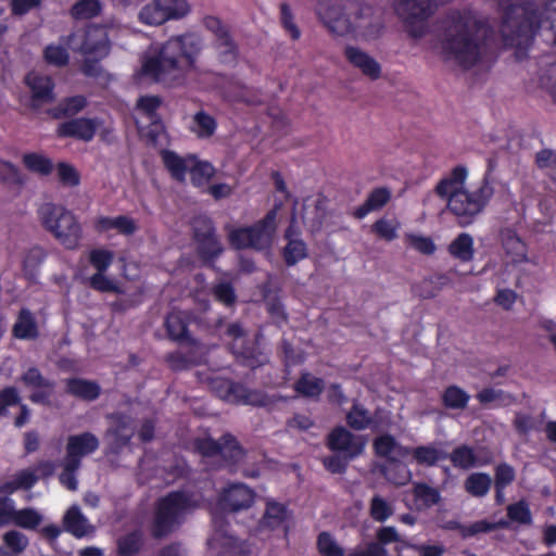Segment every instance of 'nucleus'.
Wrapping results in <instances>:
<instances>
[{"instance_id": "1", "label": "nucleus", "mask_w": 556, "mask_h": 556, "mask_svg": "<svg viewBox=\"0 0 556 556\" xmlns=\"http://www.w3.org/2000/svg\"><path fill=\"white\" fill-rule=\"evenodd\" d=\"M503 10L500 34L505 48H515V56L527 55L534 35L556 46V0H498Z\"/></svg>"}, {"instance_id": "2", "label": "nucleus", "mask_w": 556, "mask_h": 556, "mask_svg": "<svg viewBox=\"0 0 556 556\" xmlns=\"http://www.w3.org/2000/svg\"><path fill=\"white\" fill-rule=\"evenodd\" d=\"M203 47V38L197 33L172 36L143 58L141 74L166 87H180L195 71Z\"/></svg>"}, {"instance_id": "3", "label": "nucleus", "mask_w": 556, "mask_h": 556, "mask_svg": "<svg viewBox=\"0 0 556 556\" xmlns=\"http://www.w3.org/2000/svg\"><path fill=\"white\" fill-rule=\"evenodd\" d=\"M443 50L460 67L469 70L482 59L494 29L471 11H452L443 20Z\"/></svg>"}, {"instance_id": "4", "label": "nucleus", "mask_w": 556, "mask_h": 556, "mask_svg": "<svg viewBox=\"0 0 556 556\" xmlns=\"http://www.w3.org/2000/svg\"><path fill=\"white\" fill-rule=\"evenodd\" d=\"M316 15L331 34L339 36L374 37L382 28L374 8L356 0H318Z\"/></svg>"}, {"instance_id": "5", "label": "nucleus", "mask_w": 556, "mask_h": 556, "mask_svg": "<svg viewBox=\"0 0 556 556\" xmlns=\"http://www.w3.org/2000/svg\"><path fill=\"white\" fill-rule=\"evenodd\" d=\"M197 507L190 492L170 491L156 500L150 522V534L154 540H163L175 532L186 521L187 515Z\"/></svg>"}, {"instance_id": "6", "label": "nucleus", "mask_w": 556, "mask_h": 556, "mask_svg": "<svg viewBox=\"0 0 556 556\" xmlns=\"http://www.w3.org/2000/svg\"><path fill=\"white\" fill-rule=\"evenodd\" d=\"M494 164L492 160L488 161V169L479 187L473 191H458L447 202L448 211L457 218L460 226L465 227L471 224L489 204L494 195L492 185V172Z\"/></svg>"}, {"instance_id": "7", "label": "nucleus", "mask_w": 556, "mask_h": 556, "mask_svg": "<svg viewBox=\"0 0 556 556\" xmlns=\"http://www.w3.org/2000/svg\"><path fill=\"white\" fill-rule=\"evenodd\" d=\"M278 207L269 210L263 218L250 226L227 227L228 242L235 250L268 249L277 230Z\"/></svg>"}, {"instance_id": "8", "label": "nucleus", "mask_w": 556, "mask_h": 556, "mask_svg": "<svg viewBox=\"0 0 556 556\" xmlns=\"http://www.w3.org/2000/svg\"><path fill=\"white\" fill-rule=\"evenodd\" d=\"M41 224L67 250H75L81 239V227L75 215L61 205L45 203L38 210Z\"/></svg>"}, {"instance_id": "9", "label": "nucleus", "mask_w": 556, "mask_h": 556, "mask_svg": "<svg viewBox=\"0 0 556 556\" xmlns=\"http://www.w3.org/2000/svg\"><path fill=\"white\" fill-rule=\"evenodd\" d=\"M61 40L71 50L86 56L103 59L110 52L108 34L99 26H89L85 29L74 30L68 35L61 36Z\"/></svg>"}, {"instance_id": "10", "label": "nucleus", "mask_w": 556, "mask_h": 556, "mask_svg": "<svg viewBox=\"0 0 556 556\" xmlns=\"http://www.w3.org/2000/svg\"><path fill=\"white\" fill-rule=\"evenodd\" d=\"M195 451L204 457H214L220 455L228 464L237 465L244 456L245 451L237 438L227 432L219 440L211 437L199 438L194 441Z\"/></svg>"}, {"instance_id": "11", "label": "nucleus", "mask_w": 556, "mask_h": 556, "mask_svg": "<svg viewBox=\"0 0 556 556\" xmlns=\"http://www.w3.org/2000/svg\"><path fill=\"white\" fill-rule=\"evenodd\" d=\"M204 27L214 35L212 42L220 64L235 65L239 58V46L232 38L229 27L220 18L207 15L203 18Z\"/></svg>"}, {"instance_id": "12", "label": "nucleus", "mask_w": 556, "mask_h": 556, "mask_svg": "<svg viewBox=\"0 0 556 556\" xmlns=\"http://www.w3.org/2000/svg\"><path fill=\"white\" fill-rule=\"evenodd\" d=\"M366 440L342 426L334 427L326 438V446L333 453L345 454L350 458H357L365 450Z\"/></svg>"}, {"instance_id": "13", "label": "nucleus", "mask_w": 556, "mask_h": 556, "mask_svg": "<svg viewBox=\"0 0 556 556\" xmlns=\"http://www.w3.org/2000/svg\"><path fill=\"white\" fill-rule=\"evenodd\" d=\"M21 382L27 389H31L29 401L34 404L50 406L54 394L55 382L46 378L36 366L28 367L20 377Z\"/></svg>"}, {"instance_id": "14", "label": "nucleus", "mask_w": 556, "mask_h": 556, "mask_svg": "<svg viewBox=\"0 0 556 556\" xmlns=\"http://www.w3.org/2000/svg\"><path fill=\"white\" fill-rule=\"evenodd\" d=\"M197 321V316L192 312L172 311L164 319V328L169 340L179 343L193 345L195 340L189 332V325Z\"/></svg>"}, {"instance_id": "15", "label": "nucleus", "mask_w": 556, "mask_h": 556, "mask_svg": "<svg viewBox=\"0 0 556 556\" xmlns=\"http://www.w3.org/2000/svg\"><path fill=\"white\" fill-rule=\"evenodd\" d=\"M400 446H402V445L399 444L396 439L389 433L378 435L377 438L374 439V442H372V448H374L375 455L378 457L386 458L390 463H393L394 469H401V465L396 462L395 458H393L391 456V454L394 451H397V453L400 454ZM402 470L404 471V473L399 476L397 478L391 477V475L387 468L381 469V472L391 482H393L397 485H403L409 480L410 473L407 470H405L404 468H402Z\"/></svg>"}, {"instance_id": "16", "label": "nucleus", "mask_w": 556, "mask_h": 556, "mask_svg": "<svg viewBox=\"0 0 556 556\" xmlns=\"http://www.w3.org/2000/svg\"><path fill=\"white\" fill-rule=\"evenodd\" d=\"M24 84L30 90L33 106L39 108L55 100V83L51 76L30 71L25 75Z\"/></svg>"}, {"instance_id": "17", "label": "nucleus", "mask_w": 556, "mask_h": 556, "mask_svg": "<svg viewBox=\"0 0 556 556\" xmlns=\"http://www.w3.org/2000/svg\"><path fill=\"white\" fill-rule=\"evenodd\" d=\"M255 500V492L244 483H232L219 496L223 510L236 513L250 508Z\"/></svg>"}, {"instance_id": "18", "label": "nucleus", "mask_w": 556, "mask_h": 556, "mask_svg": "<svg viewBox=\"0 0 556 556\" xmlns=\"http://www.w3.org/2000/svg\"><path fill=\"white\" fill-rule=\"evenodd\" d=\"M99 445V439L90 431L68 435L63 459L81 466L83 458L93 454Z\"/></svg>"}, {"instance_id": "19", "label": "nucleus", "mask_w": 556, "mask_h": 556, "mask_svg": "<svg viewBox=\"0 0 556 556\" xmlns=\"http://www.w3.org/2000/svg\"><path fill=\"white\" fill-rule=\"evenodd\" d=\"M96 118L77 117L59 124L56 136L59 138H74L85 142L91 141L98 130Z\"/></svg>"}, {"instance_id": "20", "label": "nucleus", "mask_w": 556, "mask_h": 556, "mask_svg": "<svg viewBox=\"0 0 556 556\" xmlns=\"http://www.w3.org/2000/svg\"><path fill=\"white\" fill-rule=\"evenodd\" d=\"M162 104V99L159 96H141L137 100V109L141 111L150 121V125L144 132L149 142L155 143L164 129L161 116L157 113Z\"/></svg>"}, {"instance_id": "21", "label": "nucleus", "mask_w": 556, "mask_h": 556, "mask_svg": "<svg viewBox=\"0 0 556 556\" xmlns=\"http://www.w3.org/2000/svg\"><path fill=\"white\" fill-rule=\"evenodd\" d=\"M225 80L220 87L224 99L232 103H245L249 105H256L260 100L254 92L253 88L244 85L236 76H224Z\"/></svg>"}, {"instance_id": "22", "label": "nucleus", "mask_w": 556, "mask_h": 556, "mask_svg": "<svg viewBox=\"0 0 556 556\" xmlns=\"http://www.w3.org/2000/svg\"><path fill=\"white\" fill-rule=\"evenodd\" d=\"M344 56L348 62L358 68L365 76L376 80L381 75L380 64L368 53L357 47L346 46Z\"/></svg>"}, {"instance_id": "23", "label": "nucleus", "mask_w": 556, "mask_h": 556, "mask_svg": "<svg viewBox=\"0 0 556 556\" xmlns=\"http://www.w3.org/2000/svg\"><path fill=\"white\" fill-rule=\"evenodd\" d=\"M467 176L468 170L464 165L455 166L446 177L437 184L434 188L437 195L448 201L458 191H465L463 186Z\"/></svg>"}, {"instance_id": "24", "label": "nucleus", "mask_w": 556, "mask_h": 556, "mask_svg": "<svg viewBox=\"0 0 556 556\" xmlns=\"http://www.w3.org/2000/svg\"><path fill=\"white\" fill-rule=\"evenodd\" d=\"M412 455L420 466L432 467L440 460L447 458V453L435 447L433 444L419 445L416 447L400 446V456Z\"/></svg>"}, {"instance_id": "25", "label": "nucleus", "mask_w": 556, "mask_h": 556, "mask_svg": "<svg viewBox=\"0 0 556 556\" xmlns=\"http://www.w3.org/2000/svg\"><path fill=\"white\" fill-rule=\"evenodd\" d=\"M65 392L85 402H93L101 394V387L97 381L73 377L65 380Z\"/></svg>"}, {"instance_id": "26", "label": "nucleus", "mask_w": 556, "mask_h": 556, "mask_svg": "<svg viewBox=\"0 0 556 556\" xmlns=\"http://www.w3.org/2000/svg\"><path fill=\"white\" fill-rule=\"evenodd\" d=\"M161 157L164 167L170 174L172 178L178 182L186 181V175L189 170L191 161H195V155L193 154L182 157L175 151L167 149L161 151Z\"/></svg>"}, {"instance_id": "27", "label": "nucleus", "mask_w": 556, "mask_h": 556, "mask_svg": "<svg viewBox=\"0 0 556 556\" xmlns=\"http://www.w3.org/2000/svg\"><path fill=\"white\" fill-rule=\"evenodd\" d=\"M498 236L505 253L511 256L514 262L527 261V245L514 228H502Z\"/></svg>"}, {"instance_id": "28", "label": "nucleus", "mask_w": 556, "mask_h": 556, "mask_svg": "<svg viewBox=\"0 0 556 556\" xmlns=\"http://www.w3.org/2000/svg\"><path fill=\"white\" fill-rule=\"evenodd\" d=\"M63 530L77 539L86 536L92 527L77 505L71 506L63 516Z\"/></svg>"}, {"instance_id": "29", "label": "nucleus", "mask_w": 556, "mask_h": 556, "mask_svg": "<svg viewBox=\"0 0 556 556\" xmlns=\"http://www.w3.org/2000/svg\"><path fill=\"white\" fill-rule=\"evenodd\" d=\"M391 199V192L386 187H378L370 191L365 202L356 207L353 216L357 219L365 218L370 212L382 208Z\"/></svg>"}, {"instance_id": "30", "label": "nucleus", "mask_w": 556, "mask_h": 556, "mask_svg": "<svg viewBox=\"0 0 556 556\" xmlns=\"http://www.w3.org/2000/svg\"><path fill=\"white\" fill-rule=\"evenodd\" d=\"M12 334L20 340H35L38 338V326L34 314L28 308H21Z\"/></svg>"}, {"instance_id": "31", "label": "nucleus", "mask_w": 556, "mask_h": 556, "mask_svg": "<svg viewBox=\"0 0 556 556\" xmlns=\"http://www.w3.org/2000/svg\"><path fill=\"white\" fill-rule=\"evenodd\" d=\"M144 546V533L141 529H135L116 541L117 556H137Z\"/></svg>"}, {"instance_id": "32", "label": "nucleus", "mask_w": 556, "mask_h": 556, "mask_svg": "<svg viewBox=\"0 0 556 556\" xmlns=\"http://www.w3.org/2000/svg\"><path fill=\"white\" fill-rule=\"evenodd\" d=\"M516 479L515 468L506 462H502L494 467V491L495 502H504V492Z\"/></svg>"}, {"instance_id": "33", "label": "nucleus", "mask_w": 556, "mask_h": 556, "mask_svg": "<svg viewBox=\"0 0 556 556\" xmlns=\"http://www.w3.org/2000/svg\"><path fill=\"white\" fill-rule=\"evenodd\" d=\"M447 458L455 468L463 470H468L486 464L479 462L473 447L467 444L456 446L450 454H447Z\"/></svg>"}, {"instance_id": "34", "label": "nucleus", "mask_w": 556, "mask_h": 556, "mask_svg": "<svg viewBox=\"0 0 556 556\" xmlns=\"http://www.w3.org/2000/svg\"><path fill=\"white\" fill-rule=\"evenodd\" d=\"M447 251L451 254V256L460 261L462 263H468L472 261L475 256L472 237L467 232L459 233L448 244Z\"/></svg>"}, {"instance_id": "35", "label": "nucleus", "mask_w": 556, "mask_h": 556, "mask_svg": "<svg viewBox=\"0 0 556 556\" xmlns=\"http://www.w3.org/2000/svg\"><path fill=\"white\" fill-rule=\"evenodd\" d=\"M293 389L304 397L318 399L325 389V383L321 378L313 377L309 372L303 371L295 381Z\"/></svg>"}, {"instance_id": "36", "label": "nucleus", "mask_w": 556, "mask_h": 556, "mask_svg": "<svg viewBox=\"0 0 556 556\" xmlns=\"http://www.w3.org/2000/svg\"><path fill=\"white\" fill-rule=\"evenodd\" d=\"M67 47L61 39L60 43H49L45 47L42 51L43 61L50 65L58 68H62L68 65L70 63V52Z\"/></svg>"}, {"instance_id": "37", "label": "nucleus", "mask_w": 556, "mask_h": 556, "mask_svg": "<svg viewBox=\"0 0 556 556\" xmlns=\"http://www.w3.org/2000/svg\"><path fill=\"white\" fill-rule=\"evenodd\" d=\"M47 253L41 247L29 249L22 262V270L28 280H35L39 274V267L46 261Z\"/></svg>"}, {"instance_id": "38", "label": "nucleus", "mask_w": 556, "mask_h": 556, "mask_svg": "<svg viewBox=\"0 0 556 556\" xmlns=\"http://www.w3.org/2000/svg\"><path fill=\"white\" fill-rule=\"evenodd\" d=\"M492 486V478L486 472H472L465 482V491L473 497H484Z\"/></svg>"}, {"instance_id": "39", "label": "nucleus", "mask_w": 556, "mask_h": 556, "mask_svg": "<svg viewBox=\"0 0 556 556\" xmlns=\"http://www.w3.org/2000/svg\"><path fill=\"white\" fill-rule=\"evenodd\" d=\"M197 243V254L200 260L205 263L215 262L219 255L224 252V248L218 240L217 235L208 237V239H201L195 241Z\"/></svg>"}, {"instance_id": "40", "label": "nucleus", "mask_w": 556, "mask_h": 556, "mask_svg": "<svg viewBox=\"0 0 556 556\" xmlns=\"http://www.w3.org/2000/svg\"><path fill=\"white\" fill-rule=\"evenodd\" d=\"M10 515V523H13L23 529L34 530L42 521V516L31 507L22 509H15L13 507Z\"/></svg>"}, {"instance_id": "41", "label": "nucleus", "mask_w": 556, "mask_h": 556, "mask_svg": "<svg viewBox=\"0 0 556 556\" xmlns=\"http://www.w3.org/2000/svg\"><path fill=\"white\" fill-rule=\"evenodd\" d=\"M88 105V100L83 94L66 97L54 109V117H73Z\"/></svg>"}, {"instance_id": "42", "label": "nucleus", "mask_w": 556, "mask_h": 556, "mask_svg": "<svg viewBox=\"0 0 556 556\" xmlns=\"http://www.w3.org/2000/svg\"><path fill=\"white\" fill-rule=\"evenodd\" d=\"M191 184L195 188L205 186L215 175L214 166L206 161H191L189 166Z\"/></svg>"}, {"instance_id": "43", "label": "nucleus", "mask_w": 556, "mask_h": 556, "mask_svg": "<svg viewBox=\"0 0 556 556\" xmlns=\"http://www.w3.org/2000/svg\"><path fill=\"white\" fill-rule=\"evenodd\" d=\"M369 418L370 412L363 404L356 401L352 404L345 416L348 426L355 431L369 429Z\"/></svg>"}, {"instance_id": "44", "label": "nucleus", "mask_w": 556, "mask_h": 556, "mask_svg": "<svg viewBox=\"0 0 556 556\" xmlns=\"http://www.w3.org/2000/svg\"><path fill=\"white\" fill-rule=\"evenodd\" d=\"M469 399V394L465 390L455 384L446 387L441 395L442 404L444 405V407L450 409L466 408Z\"/></svg>"}, {"instance_id": "45", "label": "nucleus", "mask_w": 556, "mask_h": 556, "mask_svg": "<svg viewBox=\"0 0 556 556\" xmlns=\"http://www.w3.org/2000/svg\"><path fill=\"white\" fill-rule=\"evenodd\" d=\"M287 266L291 267L308 256L307 244L302 240H289L281 252Z\"/></svg>"}, {"instance_id": "46", "label": "nucleus", "mask_w": 556, "mask_h": 556, "mask_svg": "<svg viewBox=\"0 0 556 556\" xmlns=\"http://www.w3.org/2000/svg\"><path fill=\"white\" fill-rule=\"evenodd\" d=\"M371 545H374L377 551L382 555L387 556L388 551L386 548L387 545L391 543H402L403 546L406 547V543L402 541L397 530L392 526L381 527L376 532V541H370Z\"/></svg>"}, {"instance_id": "47", "label": "nucleus", "mask_w": 556, "mask_h": 556, "mask_svg": "<svg viewBox=\"0 0 556 556\" xmlns=\"http://www.w3.org/2000/svg\"><path fill=\"white\" fill-rule=\"evenodd\" d=\"M24 166L31 173L39 174L41 176H48L53 170L52 161L36 152L25 153L23 155Z\"/></svg>"}, {"instance_id": "48", "label": "nucleus", "mask_w": 556, "mask_h": 556, "mask_svg": "<svg viewBox=\"0 0 556 556\" xmlns=\"http://www.w3.org/2000/svg\"><path fill=\"white\" fill-rule=\"evenodd\" d=\"M413 493L415 501L425 508H430L441 502L440 491L426 482L415 483Z\"/></svg>"}, {"instance_id": "49", "label": "nucleus", "mask_w": 556, "mask_h": 556, "mask_svg": "<svg viewBox=\"0 0 556 556\" xmlns=\"http://www.w3.org/2000/svg\"><path fill=\"white\" fill-rule=\"evenodd\" d=\"M217 390L223 399L236 404H243L249 388L232 380H222Z\"/></svg>"}, {"instance_id": "50", "label": "nucleus", "mask_w": 556, "mask_h": 556, "mask_svg": "<svg viewBox=\"0 0 556 556\" xmlns=\"http://www.w3.org/2000/svg\"><path fill=\"white\" fill-rule=\"evenodd\" d=\"M139 21L146 25L157 26L168 21L159 0H153L139 12Z\"/></svg>"}, {"instance_id": "51", "label": "nucleus", "mask_w": 556, "mask_h": 556, "mask_svg": "<svg viewBox=\"0 0 556 556\" xmlns=\"http://www.w3.org/2000/svg\"><path fill=\"white\" fill-rule=\"evenodd\" d=\"M287 518V507L276 501H268L262 518V523L275 529L283 523Z\"/></svg>"}, {"instance_id": "52", "label": "nucleus", "mask_w": 556, "mask_h": 556, "mask_svg": "<svg viewBox=\"0 0 556 556\" xmlns=\"http://www.w3.org/2000/svg\"><path fill=\"white\" fill-rule=\"evenodd\" d=\"M191 230L194 242L201 239H208V237L216 235L214 222L206 215L193 217L191 220Z\"/></svg>"}, {"instance_id": "53", "label": "nucleus", "mask_w": 556, "mask_h": 556, "mask_svg": "<svg viewBox=\"0 0 556 556\" xmlns=\"http://www.w3.org/2000/svg\"><path fill=\"white\" fill-rule=\"evenodd\" d=\"M101 12V3L99 0H78L71 8V15L75 20H89L97 16Z\"/></svg>"}, {"instance_id": "54", "label": "nucleus", "mask_w": 556, "mask_h": 556, "mask_svg": "<svg viewBox=\"0 0 556 556\" xmlns=\"http://www.w3.org/2000/svg\"><path fill=\"white\" fill-rule=\"evenodd\" d=\"M193 123L197 126L194 131L199 138H210L217 128L216 119L204 111H199L193 115Z\"/></svg>"}, {"instance_id": "55", "label": "nucleus", "mask_w": 556, "mask_h": 556, "mask_svg": "<svg viewBox=\"0 0 556 556\" xmlns=\"http://www.w3.org/2000/svg\"><path fill=\"white\" fill-rule=\"evenodd\" d=\"M316 545L321 556H344V549L337 543L332 534L327 531L318 534Z\"/></svg>"}, {"instance_id": "56", "label": "nucleus", "mask_w": 556, "mask_h": 556, "mask_svg": "<svg viewBox=\"0 0 556 556\" xmlns=\"http://www.w3.org/2000/svg\"><path fill=\"white\" fill-rule=\"evenodd\" d=\"M106 271H97L88 279V286L98 292H112L116 294L124 293L123 289L118 287L112 279L105 276Z\"/></svg>"}, {"instance_id": "57", "label": "nucleus", "mask_w": 556, "mask_h": 556, "mask_svg": "<svg viewBox=\"0 0 556 556\" xmlns=\"http://www.w3.org/2000/svg\"><path fill=\"white\" fill-rule=\"evenodd\" d=\"M394 510L392 505L379 495L372 496L369 505V515L377 522L387 521Z\"/></svg>"}, {"instance_id": "58", "label": "nucleus", "mask_w": 556, "mask_h": 556, "mask_svg": "<svg viewBox=\"0 0 556 556\" xmlns=\"http://www.w3.org/2000/svg\"><path fill=\"white\" fill-rule=\"evenodd\" d=\"M354 458L345 454L333 453L323 458V465L327 471L333 475H343L346 472L349 464Z\"/></svg>"}, {"instance_id": "59", "label": "nucleus", "mask_w": 556, "mask_h": 556, "mask_svg": "<svg viewBox=\"0 0 556 556\" xmlns=\"http://www.w3.org/2000/svg\"><path fill=\"white\" fill-rule=\"evenodd\" d=\"M281 348L283 353L282 362L287 374H290L291 367L301 365L305 362L306 355L304 351L294 349L290 342L283 341Z\"/></svg>"}, {"instance_id": "60", "label": "nucleus", "mask_w": 556, "mask_h": 556, "mask_svg": "<svg viewBox=\"0 0 556 556\" xmlns=\"http://www.w3.org/2000/svg\"><path fill=\"white\" fill-rule=\"evenodd\" d=\"M114 253L106 249H92L89 252V263L97 271H106L112 265Z\"/></svg>"}, {"instance_id": "61", "label": "nucleus", "mask_w": 556, "mask_h": 556, "mask_svg": "<svg viewBox=\"0 0 556 556\" xmlns=\"http://www.w3.org/2000/svg\"><path fill=\"white\" fill-rule=\"evenodd\" d=\"M370 427L369 429L372 432H380L388 430L392 426V415L391 412L383 407H376L372 413H370Z\"/></svg>"}, {"instance_id": "62", "label": "nucleus", "mask_w": 556, "mask_h": 556, "mask_svg": "<svg viewBox=\"0 0 556 556\" xmlns=\"http://www.w3.org/2000/svg\"><path fill=\"white\" fill-rule=\"evenodd\" d=\"M165 15H168L169 20H179L186 16L189 11V4L186 0H159Z\"/></svg>"}, {"instance_id": "63", "label": "nucleus", "mask_w": 556, "mask_h": 556, "mask_svg": "<svg viewBox=\"0 0 556 556\" xmlns=\"http://www.w3.org/2000/svg\"><path fill=\"white\" fill-rule=\"evenodd\" d=\"M4 545L15 555L21 554L28 546L27 536L16 530H10L3 534Z\"/></svg>"}, {"instance_id": "64", "label": "nucleus", "mask_w": 556, "mask_h": 556, "mask_svg": "<svg viewBox=\"0 0 556 556\" xmlns=\"http://www.w3.org/2000/svg\"><path fill=\"white\" fill-rule=\"evenodd\" d=\"M250 553L249 545L245 541L233 536H226L223 543L224 556H247Z\"/></svg>"}]
</instances>
